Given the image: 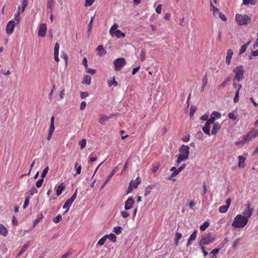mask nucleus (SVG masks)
<instances>
[{"label":"nucleus","mask_w":258,"mask_h":258,"mask_svg":"<svg viewBox=\"0 0 258 258\" xmlns=\"http://www.w3.org/2000/svg\"><path fill=\"white\" fill-rule=\"evenodd\" d=\"M247 223V220L246 218L241 215H238L235 217L232 225L235 228H243Z\"/></svg>","instance_id":"1"},{"label":"nucleus","mask_w":258,"mask_h":258,"mask_svg":"<svg viewBox=\"0 0 258 258\" xmlns=\"http://www.w3.org/2000/svg\"><path fill=\"white\" fill-rule=\"evenodd\" d=\"M235 21L239 25H245L250 23L251 19L245 14H237L235 15Z\"/></svg>","instance_id":"2"},{"label":"nucleus","mask_w":258,"mask_h":258,"mask_svg":"<svg viewBox=\"0 0 258 258\" xmlns=\"http://www.w3.org/2000/svg\"><path fill=\"white\" fill-rule=\"evenodd\" d=\"M233 72L235 73V75L233 79V81H240L243 79L244 71L243 70L242 66H239L236 67L234 69Z\"/></svg>","instance_id":"3"},{"label":"nucleus","mask_w":258,"mask_h":258,"mask_svg":"<svg viewBox=\"0 0 258 258\" xmlns=\"http://www.w3.org/2000/svg\"><path fill=\"white\" fill-rule=\"evenodd\" d=\"M215 240L214 237H212L210 233L204 234L199 241V245L200 246L207 245Z\"/></svg>","instance_id":"4"},{"label":"nucleus","mask_w":258,"mask_h":258,"mask_svg":"<svg viewBox=\"0 0 258 258\" xmlns=\"http://www.w3.org/2000/svg\"><path fill=\"white\" fill-rule=\"evenodd\" d=\"M118 25L116 23H114L112 27H111L109 30L110 34L113 36H115L116 37L119 38L121 37H124L125 36V34L122 33L119 30H117Z\"/></svg>","instance_id":"5"},{"label":"nucleus","mask_w":258,"mask_h":258,"mask_svg":"<svg viewBox=\"0 0 258 258\" xmlns=\"http://www.w3.org/2000/svg\"><path fill=\"white\" fill-rule=\"evenodd\" d=\"M125 64V59L123 57L117 58L113 61L115 70L116 71H120Z\"/></svg>","instance_id":"6"},{"label":"nucleus","mask_w":258,"mask_h":258,"mask_svg":"<svg viewBox=\"0 0 258 258\" xmlns=\"http://www.w3.org/2000/svg\"><path fill=\"white\" fill-rule=\"evenodd\" d=\"M215 118L214 116H211L205 125L203 127V132L207 135H210V125L214 124Z\"/></svg>","instance_id":"7"},{"label":"nucleus","mask_w":258,"mask_h":258,"mask_svg":"<svg viewBox=\"0 0 258 258\" xmlns=\"http://www.w3.org/2000/svg\"><path fill=\"white\" fill-rule=\"evenodd\" d=\"M47 31L46 25L44 23L40 25L38 29V34L40 37H43L45 36Z\"/></svg>","instance_id":"8"},{"label":"nucleus","mask_w":258,"mask_h":258,"mask_svg":"<svg viewBox=\"0 0 258 258\" xmlns=\"http://www.w3.org/2000/svg\"><path fill=\"white\" fill-rule=\"evenodd\" d=\"M15 27V23L13 20L10 21L6 27V32L9 34H11L13 33Z\"/></svg>","instance_id":"9"},{"label":"nucleus","mask_w":258,"mask_h":258,"mask_svg":"<svg viewBox=\"0 0 258 258\" xmlns=\"http://www.w3.org/2000/svg\"><path fill=\"white\" fill-rule=\"evenodd\" d=\"M134 204H135V201L133 200V199L132 198H128L125 203V205H124L125 210L127 211V210H129L131 209Z\"/></svg>","instance_id":"10"},{"label":"nucleus","mask_w":258,"mask_h":258,"mask_svg":"<svg viewBox=\"0 0 258 258\" xmlns=\"http://www.w3.org/2000/svg\"><path fill=\"white\" fill-rule=\"evenodd\" d=\"M180 154L184 155L188 157L189 153V148L187 146L182 145L179 148Z\"/></svg>","instance_id":"11"},{"label":"nucleus","mask_w":258,"mask_h":258,"mask_svg":"<svg viewBox=\"0 0 258 258\" xmlns=\"http://www.w3.org/2000/svg\"><path fill=\"white\" fill-rule=\"evenodd\" d=\"M246 207L247 210L245 211V212H243V214L244 215L243 216L245 217V218H247V220H248V219L251 216L252 213L253 211V208H250V204H247L245 205Z\"/></svg>","instance_id":"12"},{"label":"nucleus","mask_w":258,"mask_h":258,"mask_svg":"<svg viewBox=\"0 0 258 258\" xmlns=\"http://www.w3.org/2000/svg\"><path fill=\"white\" fill-rule=\"evenodd\" d=\"M118 167H115L113 170L111 171L110 174L109 175V176L107 177V179L106 181L102 184V185L101 186L100 189H102L104 186H105L107 182L109 180L110 178L118 171Z\"/></svg>","instance_id":"13"},{"label":"nucleus","mask_w":258,"mask_h":258,"mask_svg":"<svg viewBox=\"0 0 258 258\" xmlns=\"http://www.w3.org/2000/svg\"><path fill=\"white\" fill-rule=\"evenodd\" d=\"M233 51L229 49L228 50L226 56V62L227 64H229L230 63L231 59L233 55Z\"/></svg>","instance_id":"14"},{"label":"nucleus","mask_w":258,"mask_h":258,"mask_svg":"<svg viewBox=\"0 0 258 258\" xmlns=\"http://www.w3.org/2000/svg\"><path fill=\"white\" fill-rule=\"evenodd\" d=\"M221 126L218 123H214L211 133L212 135H216L220 129Z\"/></svg>","instance_id":"15"},{"label":"nucleus","mask_w":258,"mask_h":258,"mask_svg":"<svg viewBox=\"0 0 258 258\" xmlns=\"http://www.w3.org/2000/svg\"><path fill=\"white\" fill-rule=\"evenodd\" d=\"M197 231L195 230L194 232L190 235L189 238L188 240V242L187 243V246H188L191 244V242L193 241H194L197 237Z\"/></svg>","instance_id":"16"},{"label":"nucleus","mask_w":258,"mask_h":258,"mask_svg":"<svg viewBox=\"0 0 258 258\" xmlns=\"http://www.w3.org/2000/svg\"><path fill=\"white\" fill-rule=\"evenodd\" d=\"M239 162H238V167L239 168H243L245 166V161L246 160V158L242 156H238Z\"/></svg>","instance_id":"17"},{"label":"nucleus","mask_w":258,"mask_h":258,"mask_svg":"<svg viewBox=\"0 0 258 258\" xmlns=\"http://www.w3.org/2000/svg\"><path fill=\"white\" fill-rule=\"evenodd\" d=\"M186 164H182L181 166H180L176 171H175L174 172H172L171 174V176L175 177L176 175H177L182 170L184 169V168L185 167Z\"/></svg>","instance_id":"18"},{"label":"nucleus","mask_w":258,"mask_h":258,"mask_svg":"<svg viewBox=\"0 0 258 258\" xmlns=\"http://www.w3.org/2000/svg\"><path fill=\"white\" fill-rule=\"evenodd\" d=\"M241 87L242 85L241 84H238V88L236 91L235 95L233 99V101L235 103H237L239 101V91L241 89Z\"/></svg>","instance_id":"19"},{"label":"nucleus","mask_w":258,"mask_h":258,"mask_svg":"<svg viewBox=\"0 0 258 258\" xmlns=\"http://www.w3.org/2000/svg\"><path fill=\"white\" fill-rule=\"evenodd\" d=\"M108 119V117L105 114H101L100 115V118L99 120V122L101 124H104L105 122Z\"/></svg>","instance_id":"20"},{"label":"nucleus","mask_w":258,"mask_h":258,"mask_svg":"<svg viewBox=\"0 0 258 258\" xmlns=\"http://www.w3.org/2000/svg\"><path fill=\"white\" fill-rule=\"evenodd\" d=\"M188 158V157H187V156H185L184 155H182L181 154H179L178 156V158H177V160L176 161V162H177V164H179L181 162L187 160Z\"/></svg>","instance_id":"21"},{"label":"nucleus","mask_w":258,"mask_h":258,"mask_svg":"<svg viewBox=\"0 0 258 258\" xmlns=\"http://www.w3.org/2000/svg\"><path fill=\"white\" fill-rule=\"evenodd\" d=\"M96 51L98 52V54L100 56H101L102 54H105L106 53V51L103 48L102 45H99L96 48Z\"/></svg>","instance_id":"22"},{"label":"nucleus","mask_w":258,"mask_h":258,"mask_svg":"<svg viewBox=\"0 0 258 258\" xmlns=\"http://www.w3.org/2000/svg\"><path fill=\"white\" fill-rule=\"evenodd\" d=\"M8 230L3 224H0V234L6 236L8 234Z\"/></svg>","instance_id":"23"},{"label":"nucleus","mask_w":258,"mask_h":258,"mask_svg":"<svg viewBox=\"0 0 258 258\" xmlns=\"http://www.w3.org/2000/svg\"><path fill=\"white\" fill-rule=\"evenodd\" d=\"M91 77L88 75H85L84 76L82 83L86 85H90L91 83Z\"/></svg>","instance_id":"24"},{"label":"nucleus","mask_w":258,"mask_h":258,"mask_svg":"<svg viewBox=\"0 0 258 258\" xmlns=\"http://www.w3.org/2000/svg\"><path fill=\"white\" fill-rule=\"evenodd\" d=\"M130 182H132L133 187L136 188L141 182V179L139 177H138L135 180H132Z\"/></svg>","instance_id":"25"},{"label":"nucleus","mask_w":258,"mask_h":258,"mask_svg":"<svg viewBox=\"0 0 258 258\" xmlns=\"http://www.w3.org/2000/svg\"><path fill=\"white\" fill-rule=\"evenodd\" d=\"M54 3V0H47V8L50 10V12L52 11Z\"/></svg>","instance_id":"26"},{"label":"nucleus","mask_w":258,"mask_h":258,"mask_svg":"<svg viewBox=\"0 0 258 258\" xmlns=\"http://www.w3.org/2000/svg\"><path fill=\"white\" fill-rule=\"evenodd\" d=\"M107 84L109 87L113 85L116 87L118 85L117 82L115 81V77H113L112 80H108L107 81Z\"/></svg>","instance_id":"27"},{"label":"nucleus","mask_w":258,"mask_h":258,"mask_svg":"<svg viewBox=\"0 0 258 258\" xmlns=\"http://www.w3.org/2000/svg\"><path fill=\"white\" fill-rule=\"evenodd\" d=\"M64 188V186L63 185V183H61L57 188L56 189V195L57 196H59L61 195L62 190Z\"/></svg>","instance_id":"28"},{"label":"nucleus","mask_w":258,"mask_h":258,"mask_svg":"<svg viewBox=\"0 0 258 258\" xmlns=\"http://www.w3.org/2000/svg\"><path fill=\"white\" fill-rule=\"evenodd\" d=\"M43 216L42 214H40L37 216L36 219L34 221L33 227H35L36 225L43 219Z\"/></svg>","instance_id":"29"},{"label":"nucleus","mask_w":258,"mask_h":258,"mask_svg":"<svg viewBox=\"0 0 258 258\" xmlns=\"http://www.w3.org/2000/svg\"><path fill=\"white\" fill-rule=\"evenodd\" d=\"M257 2V0H243V4L244 5H248L251 4L255 5Z\"/></svg>","instance_id":"30"},{"label":"nucleus","mask_w":258,"mask_h":258,"mask_svg":"<svg viewBox=\"0 0 258 258\" xmlns=\"http://www.w3.org/2000/svg\"><path fill=\"white\" fill-rule=\"evenodd\" d=\"M72 203H73L71 201H70L69 199L67 200L66 201V202L64 203L62 208L66 209H67L66 212H68L69 209L70 207L71 206Z\"/></svg>","instance_id":"31"},{"label":"nucleus","mask_w":258,"mask_h":258,"mask_svg":"<svg viewBox=\"0 0 258 258\" xmlns=\"http://www.w3.org/2000/svg\"><path fill=\"white\" fill-rule=\"evenodd\" d=\"M105 237L106 238L107 237L110 240L113 242H115L116 241V236L113 233H111L109 235H106Z\"/></svg>","instance_id":"32"},{"label":"nucleus","mask_w":258,"mask_h":258,"mask_svg":"<svg viewBox=\"0 0 258 258\" xmlns=\"http://www.w3.org/2000/svg\"><path fill=\"white\" fill-rule=\"evenodd\" d=\"M176 238L175 243L176 246L178 245L179 241L182 237V234L179 232H176L175 233Z\"/></svg>","instance_id":"33"},{"label":"nucleus","mask_w":258,"mask_h":258,"mask_svg":"<svg viewBox=\"0 0 258 258\" xmlns=\"http://www.w3.org/2000/svg\"><path fill=\"white\" fill-rule=\"evenodd\" d=\"M220 250L219 248L214 249L210 253L212 258H217L216 255L219 253Z\"/></svg>","instance_id":"34"},{"label":"nucleus","mask_w":258,"mask_h":258,"mask_svg":"<svg viewBox=\"0 0 258 258\" xmlns=\"http://www.w3.org/2000/svg\"><path fill=\"white\" fill-rule=\"evenodd\" d=\"M78 163L76 162L75 163V167L76 168V173L74 175V176H76L77 174H79L81 173V170H82V166L81 165L78 166Z\"/></svg>","instance_id":"35"},{"label":"nucleus","mask_w":258,"mask_h":258,"mask_svg":"<svg viewBox=\"0 0 258 258\" xmlns=\"http://www.w3.org/2000/svg\"><path fill=\"white\" fill-rule=\"evenodd\" d=\"M228 209H229L228 206H227L226 205L222 206L219 208V211L221 213H224L227 211Z\"/></svg>","instance_id":"36"},{"label":"nucleus","mask_w":258,"mask_h":258,"mask_svg":"<svg viewBox=\"0 0 258 258\" xmlns=\"http://www.w3.org/2000/svg\"><path fill=\"white\" fill-rule=\"evenodd\" d=\"M122 228L120 226L114 227L113 229V232L116 234H119L122 232Z\"/></svg>","instance_id":"37"},{"label":"nucleus","mask_w":258,"mask_h":258,"mask_svg":"<svg viewBox=\"0 0 258 258\" xmlns=\"http://www.w3.org/2000/svg\"><path fill=\"white\" fill-rule=\"evenodd\" d=\"M20 7H19L17 13H16L14 15L15 20L17 21V23H18L20 22V17H19V15L20 14Z\"/></svg>","instance_id":"38"},{"label":"nucleus","mask_w":258,"mask_h":258,"mask_svg":"<svg viewBox=\"0 0 258 258\" xmlns=\"http://www.w3.org/2000/svg\"><path fill=\"white\" fill-rule=\"evenodd\" d=\"M79 145L80 146L81 149H83L86 145V140L85 139H82L79 142Z\"/></svg>","instance_id":"39"},{"label":"nucleus","mask_w":258,"mask_h":258,"mask_svg":"<svg viewBox=\"0 0 258 258\" xmlns=\"http://www.w3.org/2000/svg\"><path fill=\"white\" fill-rule=\"evenodd\" d=\"M209 226V223L208 222H205L202 225L200 226V229L202 231H204L206 230L207 228H208Z\"/></svg>","instance_id":"40"},{"label":"nucleus","mask_w":258,"mask_h":258,"mask_svg":"<svg viewBox=\"0 0 258 258\" xmlns=\"http://www.w3.org/2000/svg\"><path fill=\"white\" fill-rule=\"evenodd\" d=\"M141 60L143 61L145 59V50L143 49L140 54Z\"/></svg>","instance_id":"41"},{"label":"nucleus","mask_w":258,"mask_h":258,"mask_svg":"<svg viewBox=\"0 0 258 258\" xmlns=\"http://www.w3.org/2000/svg\"><path fill=\"white\" fill-rule=\"evenodd\" d=\"M48 170H49V168L48 166H47L43 169V170L41 173V178H43L45 177L46 175L47 174V173L48 171Z\"/></svg>","instance_id":"42"},{"label":"nucleus","mask_w":258,"mask_h":258,"mask_svg":"<svg viewBox=\"0 0 258 258\" xmlns=\"http://www.w3.org/2000/svg\"><path fill=\"white\" fill-rule=\"evenodd\" d=\"M49 128L55 129L54 127V117L52 116L50 119V124Z\"/></svg>","instance_id":"43"},{"label":"nucleus","mask_w":258,"mask_h":258,"mask_svg":"<svg viewBox=\"0 0 258 258\" xmlns=\"http://www.w3.org/2000/svg\"><path fill=\"white\" fill-rule=\"evenodd\" d=\"M43 178H41V179H39L36 182V186L37 188H39L41 186L43 182Z\"/></svg>","instance_id":"44"},{"label":"nucleus","mask_w":258,"mask_h":258,"mask_svg":"<svg viewBox=\"0 0 258 258\" xmlns=\"http://www.w3.org/2000/svg\"><path fill=\"white\" fill-rule=\"evenodd\" d=\"M62 219L61 216L60 215H58L56 217L53 219V222L54 223H57L59 222Z\"/></svg>","instance_id":"45"},{"label":"nucleus","mask_w":258,"mask_h":258,"mask_svg":"<svg viewBox=\"0 0 258 258\" xmlns=\"http://www.w3.org/2000/svg\"><path fill=\"white\" fill-rule=\"evenodd\" d=\"M30 244V241H27L26 243H25L24 245L22 246L21 249L20 250H22L23 252H24L26 249L28 248Z\"/></svg>","instance_id":"46"},{"label":"nucleus","mask_w":258,"mask_h":258,"mask_svg":"<svg viewBox=\"0 0 258 258\" xmlns=\"http://www.w3.org/2000/svg\"><path fill=\"white\" fill-rule=\"evenodd\" d=\"M105 240H106V237L105 236L99 240L97 244L100 246L103 245L104 244Z\"/></svg>","instance_id":"47"},{"label":"nucleus","mask_w":258,"mask_h":258,"mask_svg":"<svg viewBox=\"0 0 258 258\" xmlns=\"http://www.w3.org/2000/svg\"><path fill=\"white\" fill-rule=\"evenodd\" d=\"M28 5V1L23 0L22 3V12L23 13Z\"/></svg>","instance_id":"48"},{"label":"nucleus","mask_w":258,"mask_h":258,"mask_svg":"<svg viewBox=\"0 0 258 258\" xmlns=\"http://www.w3.org/2000/svg\"><path fill=\"white\" fill-rule=\"evenodd\" d=\"M54 129L49 128L47 139L48 141H50L52 136V135L54 132Z\"/></svg>","instance_id":"49"},{"label":"nucleus","mask_w":258,"mask_h":258,"mask_svg":"<svg viewBox=\"0 0 258 258\" xmlns=\"http://www.w3.org/2000/svg\"><path fill=\"white\" fill-rule=\"evenodd\" d=\"M240 240L239 238H237L233 242L232 244V247L235 248L240 243Z\"/></svg>","instance_id":"50"},{"label":"nucleus","mask_w":258,"mask_h":258,"mask_svg":"<svg viewBox=\"0 0 258 258\" xmlns=\"http://www.w3.org/2000/svg\"><path fill=\"white\" fill-rule=\"evenodd\" d=\"M86 69V72L87 73H88L89 74H90L91 75H94L95 72H96V70H94V69H91L90 68H85Z\"/></svg>","instance_id":"51"},{"label":"nucleus","mask_w":258,"mask_h":258,"mask_svg":"<svg viewBox=\"0 0 258 258\" xmlns=\"http://www.w3.org/2000/svg\"><path fill=\"white\" fill-rule=\"evenodd\" d=\"M133 187L132 186V182H130L126 191V194H128L132 192Z\"/></svg>","instance_id":"52"},{"label":"nucleus","mask_w":258,"mask_h":258,"mask_svg":"<svg viewBox=\"0 0 258 258\" xmlns=\"http://www.w3.org/2000/svg\"><path fill=\"white\" fill-rule=\"evenodd\" d=\"M94 2L95 0H85V6L86 7L90 6L94 3Z\"/></svg>","instance_id":"53"},{"label":"nucleus","mask_w":258,"mask_h":258,"mask_svg":"<svg viewBox=\"0 0 258 258\" xmlns=\"http://www.w3.org/2000/svg\"><path fill=\"white\" fill-rule=\"evenodd\" d=\"M203 134L201 132H198L196 135V138L199 140H202L203 138Z\"/></svg>","instance_id":"54"},{"label":"nucleus","mask_w":258,"mask_h":258,"mask_svg":"<svg viewBox=\"0 0 258 258\" xmlns=\"http://www.w3.org/2000/svg\"><path fill=\"white\" fill-rule=\"evenodd\" d=\"M212 116H214V117L215 118V117H217V118H220L221 116V114L220 112H217V111H213L212 112Z\"/></svg>","instance_id":"55"},{"label":"nucleus","mask_w":258,"mask_h":258,"mask_svg":"<svg viewBox=\"0 0 258 258\" xmlns=\"http://www.w3.org/2000/svg\"><path fill=\"white\" fill-rule=\"evenodd\" d=\"M59 45L58 43H56L54 47V54L58 53Z\"/></svg>","instance_id":"56"},{"label":"nucleus","mask_w":258,"mask_h":258,"mask_svg":"<svg viewBox=\"0 0 258 258\" xmlns=\"http://www.w3.org/2000/svg\"><path fill=\"white\" fill-rule=\"evenodd\" d=\"M77 191L78 190L77 189L75 193L74 194V195L71 197V198H70L69 200L70 201H71L72 203L75 201V200L76 199V197H77Z\"/></svg>","instance_id":"57"},{"label":"nucleus","mask_w":258,"mask_h":258,"mask_svg":"<svg viewBox=\"0 0 258 258\" xmlns=\"http://www.w3.org/2000/svg\"><path fill=\"white\" fill-rule=\"evenodd\" d=\"M228 117L234 120L237 119V117L235 115V114L233 112H230L228 114Z\"/></svg>","instance_id":"58"},{"label":"nucleus","mask_w":258,"mask_h":258,"mask_svg":"<svg viewBox=\"0 0 258 258\" xmlns=\"http://www.w3.org/2000/svg\"><path fill=\"white\" fill-rule=\"evenodd\" d=\"M29 199L28 198H27L25 200V202H24V204L23 205V209H26L28 206L29 205Z\"/></svg>","instance_id":"59"},{"label":"nucleus","mask_w":258,"mask_h":258,"mask_svg":"<svg viewBox=\"0 0 258 258\" xmlns=\"http://www.w3.org/2000/svg\"><path fill=\"white\" fill-rule=\"evenodd\" d=\"M202 82H203V85H204V87H205V86L207 85V84L208 83V79H207V75H205L203 77Z\"/></svg>","instance_id":"60"},{"label":"nucleus","mask_w":258,"mask_h":258,"mask_svg":"<svg viewBox=\"0 0 258 258\" xmlns=\"http://www.w3.org/2000/svg\"><path fill=\"white\" fill-rule=\"evenodd\" d=\"M37 192L38 190L35 187H32L30 190V194L31 195H33L34 194H37Z\"/></svg>","instance_id":"61"},{"label":"nucleus","mask_w":258,"mask_h":258,"mask_svg":"<svg viewBox=\"0 0 258 258\" xmlns=\"http://www.w3.org/2000/svg\"><path fill=\"white\" fill-rule=\"evenodd\" d=\"M247 48V47L244 44L240 48L239 54H241L243 53H244Z\"/></svg>","instance_id":"62"},{"label":"nucleus","mask_w":258,"mask_h":258,"mask_svg":"<svg viewBox=\"0 0 258 258\" xmlns=\"http://www.w3.org/2000/svg\"><path fill=\"white\" fill-rule=\"evenodd\" d=\"M88 95H89V94L87 92H82L81 93V98L82 99H84V98L87 97L88 96Z\"/></svg>","instance_id":"63"},{"label":"nucleus","mask_w":258,"mask_h":258,"mask_svg":"<svg viewBox=\"0 0 258 258\" xmlns=\"http://www.w3.org/2000/svg\"><path fill=\"white\" fill-rule=\"evenodd\" d=\"M196 111V108L194 106H191L190 109L189 114L190 116H192Z\"/></svg>","instance_id":"64"}]
</instances>
